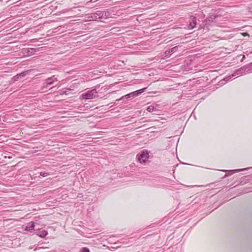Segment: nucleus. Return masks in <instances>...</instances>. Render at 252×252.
I'll use <instances>...</instances> for the list:
<instances>
[{
	"instance_id": "nucleus-1",
	"label": "nucleus",
	"mask_w": 252,
	"mask_h": 252,
	"mask_svg": "<svg viewBox=\"0 0 252 252\" xmlns=\"http://www.w3.org/2000/svg\"><path fill=\"white\" fill-rule=\"evenodd\" d=\"M109 13L105 11H97L94 13L90 14L88 16V21L100 20L102 21L107 19L109 16Z\"/></svg>"
},
{
	"instance_id": "nucleus-2",
	"label": "nucleus",
	"mask_w": 252,
	"mask_h": 252,
	"mask_svg": "<svg viewBox=\"0 0 252 252\" xmlns=\"http://www.w3.org/2000/svg\"><path fill=\"white\" fill-rule=\"evenodd\" d=\"M81 97L83 99H94L97 97V92L96 89L89 90L81 94Z\"/></svg>"
},
{
	"instance_id": "nucleus-3",
	"label": "nucleus",
	"mask_w": 252,
	"mask_h": 252,
	"mask_svg": "<svg viewBox=\"0 0 252 252\" xmlns=\"http://www.w3.org/2000/svg\"><path fill=\"white\" fill-rule=\"evenodd\" d=\"M136 157L140 163H145L149 158V153L147 150H143L137 154Z\"/></svg>"
},
{
	"instance_id": "nucleus-4",
	"label": "nucleus",
	"mask_w": 252,
	"mask_h": 252,
	"mask_svg": "<svg viewBox=\"0 0 252 252\" xmlns=\"http://www.w3.org/2000/svg\"><path fill=\"white\" fill-rule=\"evenodd\" d=\"M57 77L55 75H53L51 77H49L45 80V82L43 84V89L47 88L49 86L52 85L54 82L58 81Z\"/></svg>"
},
{
	"instance_id": "nucleus-5",
	"label": "nucleus",
	"mask_w": 252,
	"mask_h": 252,
	"mask_svg": "<svg viewBox=\"0 0 252 252\" xmlns=\"http://www.w3.org/2000/svg\"><path fill=\"white\" fill-rule=\"evenodd\" d=\"M248 67L246 65L242 66L240 68L235 70L233 73H232V76L235 77L237 75H241L245 72H249L250 69H248Z\"/></svg>"
},
{
	"instance_id": "nucleus-6",
	"label": "nucleus",
	"mask_w": 252,
	"mask_h": 252,
	"mask_svg": "<svg viewBox=\"0 0 252 252\" xmlns=\"http://www.w3.org/2000/svg\"><path fill=\"white\" fill-rule=\"evenodd\" d=\"M146 89L147 88H143L127 94V99L129 98H134L138 96L142 93L144 92Z\"/></svg>"
},
{
	"instance_id": "nucleus-7",
	"label": "nucleus",
	"mask_w": 252,
	"mask_h": 252,
	"mask_svg": "<svg viewBox=\"0 0 252 252\" xmlns=\"http://www.w3.org/2000/svg\"><path fill=\"white\" fill-rule=\"evenodd\" d=\"M189 24L188 25V28L189 29H193L196 25V18L191 16L190 17L189 20Z\"/></svg>"
},
{
	"instance_id": "nucleus-8",
	"label": "nucleus",
	"mask_w": 252,
	"mask_h": 252,
	"mask_svg": "<svg viewBox=\"0 0 252 252\" xmlns=\"http://www.w3.org/2000/svg\"><path fill=\"white\" fill-rule=\"evenodd\" d=\"M34 222L32 221L30 222L26 226L25 230L32 232L34 230Z\"/></svg>"
},
{
	"instance_id": "nucleus-9",
	"label": "nucleus",
	"mask_w": 252,
	"mask_h": 252,
	"mask_svg": "<svg viewBox=\"0 0 252 252\" xmlns=\"http://www.w3.org/2000/svg\"><path fill=\"white\" fill-rule=\"evenodd\" d=\"M36 234L41 238H44L48 234V232L45 230L38 229L36 231Z\"/></svg>"
},
{
	"instance_id": "nucleus-10",
	"label": "nucleus",
	"mask_w": 252,
	"mask_h": 252,
	"mask_svg": "<svg viewBox=\"0 0 252 252\" xmlns=\"http://www.w3.org/2000/svg\"><path fill=\"white\" fill-rule=\"evenodd\" d=\"M178 48V46H175V47L172 48L171 49H170V50H166V51H165V52H164L165 57H169L171 54L175 52L177 50Z\"/></svg>"
},
{
	"instance_id": "nucleus-11",
	"label": "nucleus",
	"mask_w": 252,
	"mask_h": 252,
	"mask_svg": "<svg viewBox=\"0 0 252 252\" xmlns=\"http://www.w3.org/2000/svg\"><path fill=\"white\" fill-rule=\"evenodd\" d=\"M215 19V17H209L205 19L203 23L205 24V26H207V25H210L212 23L214 22V19Z\"/></svg>"
},
{
	"instance_id": "nucleus-12",
	"label": "nucleus",
	"mask_w": 252,
	"mask_h": 252,
	"mask_svg": "<svg viewBox=\"0 0 252 252\" xmlns=\"http://www.w3.org/2000/svg\"><path fill=\"white\" fill-rule=\"evenodd\" d=\"M248 169V168H246L238 169L231 170H224L223 171L228 172V173L231 172L232 174H233L235 173L239 172L240 171H243L247 170Z\"/></svg>"
},
{
	"instance_id": "nucleus-13",
	"label": "nucleus",
	"mask_w": 252,
	"mask_h": 252,
	"mask_svg": "<svg viewBox=\"0 0 252 252\" xmlns=\"http://www.w3.org/2000/svg\"><path fill=\"white\" fill-rule=\"evenodd\" d=\"M233 76H232V74L231 75H229L227 77H225L223 80H221L220 81V85H224V82H227L228 81H229L232 77H233Z\"/></svg>"
},
{
	"instance_id": "nucleus-14",
	"label": "nucleus",
	"mask_w": 252,
	"mask_h": 252,
	"mask_svg": "<svg viewBox=\"0 0 252 252\" xmlns=\"http://www.w3.org/2000/svg\"><path fill=\"white\" fill-rule=\"evenodd\" d=\"M155 107L153 105H150L147 108V110L149 112H152L154 110Z\"/></svg>"
},
{
	"instance_id": "nucleus-15",
	"label": "nucleus",
	"mask_w": 252,
	"mask_h": 252,
	"mask_svg": "<svg viewBox=\"0 0 252 252\" xmlns=\"http://www.w3.org/2000/svg\"><path fill=\"white\" fill-rule=\"evenodd\" d=\"M35 52V50L33 48H31L30 50H28V55L33 54Z\"/></svg>"
},
{
	"instance_id": "nucleus-16",
	"label": "nucleus",
	"mask_w": 252,
	"mask_h": 252,
	"mask_svg": "<svg viewBox=\"0 0 252 252\" xmlns=\"http://www.w3.org/2000/svg\"><path fill=\"white\" fill-rule=\"evenodd\" d=\"M20 76H19V74H17L16 75L14 76L13 78H12V80H13V81H16L17 80H18V79L20 78Z\"/></svg>"
},
{
	"instance_id": "nucleus-17",
	"label": "nucleus",
	"mask_w": 252,
	"mask_h": 252,
	"mask_svg": "<svg viewBox=\"0 0 252 252\" xmlns=\"http://www.w3.org/2000/svg\"><path fill=\"white\" fill-rule=\"evenodd\" d=\"M40 174L41 176H42L43 177H46L47 175H48V173H47V172H41L40 173Z\"/></svg>"
},
{
	"instance_id": "nucleus-18",
	"label": "nucleus",
	"mask_w": 252,
	"mask_h": 252,
	"mask_svg": "<svg viewBox=\"0 0 252 252\" xmlns=\"http://www.w3.org/2000/svg\"><path fill=\"white\" fill-rule=\"evenodd\" d=\"M81 252H90V251L89 250V249H88L87 248H83L82 249Z\"/></svg>"
},
{
	"instance_id": "nucleus-19",
	"label": "nucleus",
	"mask_w": 252,
	"mask_h": 252,
	"mask_svg": "<svg viewBox=\"0 0 252 252\" xmlns=\"http://www.w3.org/2000/svg\"><path fill=\"white\" fill-rule=\"evenodd\" d=\"M26 72H23L20 74H19V76H20V78L21 77H23L24 76H25V75H26Z\"/></svg>"
},
{
	"instance_id": "nucleus-20",
	"label": "nucleus",
	"mask_w": 252,
	"mask_h": 252,
	"mask_svg": "<svg viewBox=\"0 0 252 252\" xmlns=\"http://www.w3.org/2000/svg\"><path fill=\"white\" fill-rule=\"evenodd\" d=\"M248 10L249 12L252 13V5L248 7Z\"/></svg>"
},
{
	"instance_id": "nucleus-21",
	"label": "nucleus",
	"mask_w": 252,
	"mask_h": 252,
	"mask_svg": "<svg viewBox=\"0 0 252 252\" xmlns=\"http://www.w3.org/2000/svg\"><path fill=\"white\" fill-rule=\"evenodd\" d=\"M60 94H66V91H65V90L64 91L61 90V92H60Z\"/></svg>"
},
{
	"instance_id": "nucleus-22",
	"label": "nucleus",
	"mask_w": 252,
	"mask_h": 252,
	"mask_svg": "<svg viewBox=\"0 0 252 252\" xmlns=\"http://www.w3.org/2000/svg\"><path fill=\"white\" fill-rule=\"evenodd\" d=\"M70 90H71V89H69V88H67V89H65V91H66V94H67V93H68L69 91H70Z\"/></svg>"
},
{
	"instance_id": "nucleus-23",
	"label": "nucleus",
	"mask_w": 252,
	"mask_h": 252,
	"mask_svg": "<svg viewBox=\"0 0 252 252\" xmlns=\"http://www.w3.org/2000/svg\"><path fill=\"white\" fill-rule=\"evenodd\" d=\"M227 176H228V175L225 174V175H224V176L223 178H225L226 177H227Z\"/></svg>"
},
{
	"instance_id": "nucleus-24",
	"label": "nucleus",
	"mask_w": 252,
	"mask_h": 252,
	"mask_svg": "<svg viewBox=\"0 0 252 252\" xmlns=\"http://www.w3.org/2000/svg\"><path fill=\"white\" fill-rule=\"evenodd\" d=\"M129 0H127V1H126L127 4L128 3H129V2H128V1H129Z\"/></svg>"
},
{
	"instance_id": "nucleus-25",
	"label": "nucleus",
	"mask_w": 252,
	"mask_h": 252,
	"mask_svg": "<svg viewBox=\"0 0 252 252\" xmlns=\"http://www.w3.org/2000/svg\"><path fill=\"white\" fill-rule=\"evenodd\" d=\"M129 45H130L129 44H128V45H127V44L126 47H128V46H129Z\"/></svg>"
},
{
	"instance_id": "nucleus-26",
	"label": "nucleus",
	"mask_w": 252,
	"mask_h": 252,
	"mask_svg": "<svg viewBox=\"0 0 252 252\" xmlns=\"http://www.w3.org/2000/svg\"><path fill=\"white\" fill-rule=\"evenodd\" d=\"M246 34H247V32L245 33L244 35H246Z\"/></svg>"
},
{
	"instance_id": "nucleus-27",
	"label": "nucleus",
	"mask_w": 252,
	"mask_h": 252,
	"mask_svg": "<svg viewBox=\"0 0 252 252\" xmlns=\"http://www.w3.org/2000/svg\"><path fill=\"white\" fill-rule=\"evenodd\" d=\"M246 34H247V32L245 33L244 35H246Z\"/></svg>"
}]
</instances>
